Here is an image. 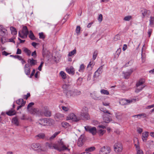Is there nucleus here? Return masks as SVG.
<instances>
[{"label": "nucleus", "instance_id": "58", "mask_svg": "<svg viewBox=\"0 0 154 154\" xmlns=\"http://www.w3.org/2000/svg\"><path fill=\"white\" fill-rule=\"evenodd\" d=\"M22 57L20 55H16L14 56V58H17L19 60H21Z\"/></svg>", "mask_w": 154, "mask_h": 154}, {"label": "nucleus", "instance_id": "19", "mask_svg": "<svg viewBox=\"0 0 154 154\" xmlns=\"http://www.w3.org/2000/svg\"><path fill=\"white\" fill-rule=\"evenodd\" d=\"M148 134L149 132L147 131L145 132L142 133V138L143 142H146V141L147 137L149 136Z\"/></svg>", "mask_w": 154, "mask_h": 154}, {"label": "nucleus", "instance_id": "51", "mask_svg": "<svg viewBox=\"0 0 154 154\" xmlns=\"http://www.w3.org/2000/svg\"><path fill=\"white\" fill-rule=\"evenodd\" d=\"M44 63V62H42L40 64L39 66H38V69L39 70L41 71L42 70V68L43 66V65Z\"/></svg>", "mask_w": 154, "mask_h": 154}, {"label": "nucleus", "instance_id": "16", "mask_svg": "<svg viewBox=\"0 0 154 154\" xmlns=\"http://www.w3.org/2000/svg\"><path fill=\"white\" fill-rule=\"evenodd\" d=\"M133 72V69H131L128 72H123V74H124V77L125 78V79H128Z\"/></svg>", "mask_w": 154, "mask_h": 154}, {"label": "nucleus", "instance_id": "45", "mask_svg": "<svg viewBox=\"0 0 154 154\" xmlns=\"http://www.w3.org/2000/svg\"><path fill=\"white\" fill-rule=\"evenodd\" d=\"M34 104V103L33 102H31L29 103V104L28 105L27 107V110H28V111H30L29 108L31 107L32 106H33Z\"/></svg>", "mask_w": 154, "mask_h": 154}, {"label": "nucleus", "instance_id": "46", "mask_svg": "<svg viewBox=\"0 0 154 154\" xmlns=\"http://www.w3.org/2000/svg\"><path fill=\"white\" fill-rule=\"evenodd\" d=\"M105 132V131L104 130L100 129L98 131V133L99 134L100 136H102L103 135Z\"/></svg>", "mask_w": 154, "mask_h": 154}, {"label": "nucleus", "instance_id": "47", "mask_svg": "<svg viewBox=\"0 0 154 154\" xmlns=\"http://www.w3.org/2000/svg\"><path fill=\"white\" fill-rule=\"evenodd\" d=\"M103 19V15L102 14H100L98 17V20L99 22H101Z\"/></svg>", "mask_w": 154, "mask_h": 154}, {"label": "nucleus", "instance_id": "31", "mask_svg": "<svg viewBox=\"0 0 154 154\" xmlns=\"http://www.w3.org/2000/svg\"><path fill=\"white\" fill-rule=\"evenodd\" d=\"M29 37L30 39L32 40H34L35 39V37L33 34L32 31H30V34L29 35Z\"/></svg>", "mask_w": 154, "mask_h": 154}, {"label": "nucleus", "instance_id": "24", "mask_svg": "<svg viewBox=\"0 0 154 154\" xmlns=\"http://www.w3.org/2000/svg\"><path fill=\"white\" fill-rule=\"evenodd\" d=\"M146 114L143 113L140 114L133 115L132 116V117H136V118H138L139 119H140V118L142 117H146Z\"/></svg>", "mask_w": 154, "mask_h": 154}, {"label": "nucleus", "instance_id": "1", "mask_svg": "<svg viewBox=\"0 0 154 154\" xmlns=\"http://www.w3.org/2000/svg\"><path fill=\"white\" fill-rule=\"evenodd\" d=\"M46 146L50 149H54L59 151L68 149L64 145L63 142L61 140L55 143H46Z\"/></svg>", "mask_w": 154, "mask_h": 154}, {"label": "nucleus", "instance_id": "52", "mask_svg": "<svg viewBox=\"0 0 154 154\" xmlns=\"http://www.w3.org/2000/svg\"><path fill=\"white\" fill-rule=\"evenodd\" d=\"M30 94L29 93H28L26 95H24L23 96V98L27 100L28 98L30 96Z\"/></svg>", "mask_w": 154, "mask_h": 154}, {"label": "nucleus", "instance_id": "34", "mask_svg": "<svg viewBox=\"0 0 154 154\" xmlns=\"http://www.w3.org/2000/svg\"><path fill=\"white\" fill-rule=\"evenodd\" d=\"M60 75L63 79H65L66 76V74L63 71H61L60 73Z\"/></svg>", "mask_w": 154, "mask_h": 154}, {"label": "nucleus", "instance_id": "15", "mask_svg": "<svg viewBox=\"0 0 154 154\" xmlns=\"http://www.w3.org/2000/svg\"><path fill=\"white\" fill-rule=\"evenodd\" d=\"M62 88L63 90V93L65 94L68 91V90L70 88V85L69 84H65L62 85Z\"/></svg>", "mask_w": 154, "mask_h": 154}, {"label": "nucleus", "instance_id": "44", "mask_svg": "<svg viewBox=\"0 0 154 154\" xmlns=\"http://www.w3.org/2000/svg\"><path fill=\"white\" fill-rule=\"evenodd\" d=\"M29 32L28 28L26 26H25L23 27L22 31H21L22 33H23L24 32Z\"/></svg>", "mask_w": 154, "mask_h": 154}, {"label": "nucleus", "instance_id": "50", "mask_svg": "<svg viewBox=\"0 0 154 154\" xmlns=\"http://www.w3.org/2000/svg\"><path fill=\"white\" fill-rule=\"evenodd\" d=\"M149 146L151 145H154V142L153 140H149L147 142Z\"/></svg>", "mask_w": 154, "mask_h": 154}, {"label": "nucleus", "instance_id": "55", "mask_svg": "<svg viewBox=\"0 0 154 154\" xmlns=\"http://www.w3.org/2000/svg\"><path fill=\"white\" fill-rule=\"evenodd\" d=\"M21 120H28V119L26 117V115H23L22 116L21 118Z\"/></svg>", "mask_w": 154, "mask_h": 154}, {"label": "nucleus", "instance_id": "62", "mask_svg": "<svg viewBox=\"0 0 154 154\" xmlns=\"http://www.w3.org/2000/svg\"><path fill=\"white\" fill-rule=\"evenodd\" d=\"M21 54V51L19 48L17 49L16 54Z\"/></svg>", "mask_w": 154, "mask_h": 154}, {"label": "nucleus", "instance_id": "27", "mask_svg": "<svg viewBox=\"0 0 154 154\" xmlns=\"http://www.w3.org/2000/svg\"><path fill=\"white\" fill-rule=\"evenodd\" d=\"M16 103L17 104L20 105L22 104H23V103H24L25 105L26 103V101H24L23 99H20L17 100Z\"/></svg>", "mask_w": 154, "mask_h": 154}, {"label": "nucleus", "instance_id": "42", "mask_svg": "<svg viewBox=\"0 0 154 154\" xmlns=\"http://www.w3.org/2000/svg\"><path fill=\"white\" fill-rule=\"evenodd\" d=\"M98 54V51L97 50H95L94 52L93 56V59L95 60Z\"/></svg>", "mask_w": 154, "mask_h": 154}, {"label": "nucleus", "instance_id": "28", "mask_svg": "<svg viewBox=\"0 0 154 154\" xmlns=\"http://www.w3.org/2000/svg\"><path fill=\"white\" fill-rule=\"evenodd\" d=\"M12 122L17 126L19 125V122L17 117H15L12 119Z\"/></svg>", "mask_w": 154, "mask_h": 154}, {"label": "nucleus", "instance_id": "25", "mask_svg": "<svg viewBox=\"0 0 154 154\" xmlns=\"http://www.w3.org/2000/svg\"><path fill=\"white\" fill-rule=\"evenodd\" d=\"M10 30L11 31V33L14 35H15L17 33V31L16 29L14 27L11 26L10 27Z\"/></svg>", "mask_w": 154, "mask_h": 154}, {"label": "nucleus", "instance_id": "37", "mask_svg": "<svg viewBox=\"0 0 154 154\" xmlns=\"http://www.w3.org/2000/svg\"><path fill=\"white\" fill-rule=\"evenodd\" d=\"M145 87V86L143 87H139L137 88L135 91V92L136 93H138L141 91L142 89Z\"/></svg>", "mask_w": 154, "mask_h": 154}, {"label": "nucleus", "instance_id": "38", "mask_svg": "<svg viewBox=\"0 0 154 154\" xmlns=\"http://www.w3.org/2000/svg\"><path fill=\"white\" fill-rule=\"evenodd\" d=\"M85 68V67L84 65L83 64H82L80 66L79 71L80 72H83Z\"/></svg>", "mask_w": 154, "mask_h": 154}, {"label": "nucleus", "instance_id": "5", "mask_svg": "<svg viewBox=\"0 0 154 154\" xmlns=\"http://www.w3.org/2000/svg\"><path fill=\"white\" fill-rule=\"evenodd\" d=\"M114 151L116 153L121 152L123 149V146L122 144L119 142L115 143L113 146Z\"/></svg>", "mask_w": 154, "mask_h": 154}, {"label": "nucleus", "instance_id": "53", "mask_svg": "<svg viewBox=\"0 0 154 154\" xmlns=\"http://www.w3.org/2000/svg\"><path fill=\"white\" fill-rule=\"evenodd\" d=\"M38 110L36 108H34L32 110V112H31V113L32 114H35V113H37V112Z\"/></svg>", "mask_w": 154, "mask_h": 154}, {"label": "nucleus", "instance_id": "60", "mask_svg": "<svg viewBox=\"0 0 154 154\" xmlns=\"http://www.w3.org/2000/svg\"><path fill=\"white\" fill-rule=\"evenodd\" d=\"M35 69H33L32 72V73L31 74H30V75L29 77L30 78H31L34 75V74H35Z\"/></svg>", "mask_w": 154, "mask_h": 154}, {"label": "nucleus", "instance_id": "36", "mask_svg": "<svg viewBox=\"0 0 154 154\" xmlns=\"http://www.w3.org/2000/svg\"><path fill=\"white\" fill-rule=\"evenodd\" d=\"M100 92L102 94L106 95H108L109 94V92L107 90H105L103 89L101 90Z\"/></svg>", "mask_w": 154, "mask_h": 154}, {"label": "nucleus", "instance_id": "43", "mask_svg": "<svg viewBox=\"0 0 154 154\" xmlns=\"http://www.w3.org/2000/svg\"><path fill=\"white\" fill-rule=\"evenodd\" d=\"M103 66H100L96 71V74L97 73V72H99V74H101L103 72Z\"/></svg>", "mask_w": 154, "mask_h": 154}, {"label": "nucleus", "instance_id": "21", "mask_svg": "<svg viewBox=\"0 0 154 154\" xmlns=\"http://www.w3.org/2000/svg\"><path fill=\"white\" fill-rule=\"evenodd\" d=\"M66 72L69 74L74 75L75 73V70L72 67H70V68H66Z\"/></svg>", "mask_w": 154, "mask_h": 154}, {"label": "nucleus", "instance_id": "35", "mask_svg": "<svg viewBox=\"0 0 154 154\" xmlns=\"http://www.w3.org/2000/svg\"><path fill=\"white\" fill-rule=\"evenodd\" d=\"M23 51L25 53L27 54L28 56L30 55L31 53V52L27 48H25L24 49Z\"/></svg>", "mask_w": 154, "mask_h": 154}, {"label": "nucleus", "instance_id": "11", "mask_svg": "<svg viewBox=\"0 0 154 154\" xmlns=\"http://www.w3.org/2000/svg\"><path fill=\"white\" fill-rule=\"evenodd\" d=\"M69 117L70 119L74 122H77L81 119L80 117L77 116L73 113L70 114L69 116Z\"/></svg>", "mask_w": 154, "mask_h": 154}, {"label": "nucleus", "instance_id": "41", "mask_svg": "<svg viewBox=\"0 0 154 154\" xmlns=\"http://www.w3.org/2000/svg\"><path fill=\"white\" fill-rule=\"evenodd\" d=\"M132 17L131 16H126L123 18V20L126 21H129L131 19Z\"/></svg>", "mask_w": 154, "mask_h": 154}, {"label": "nucleus", "instance_id": "54", "mask_svg": "<svg viewBox=\"0 0 154 154\" xmlns=\"http://www.w3.org/2000/svg\"><path fill=\"white\" fill-rule=\"evenodd\" d=\"M62 127H65L66 126H67L69 123L66 122H63L61 123Z\"/></svg>", "mask_w": 154, "mask_h": 154}, {"label": "nucleus", "instance_id": "17", "mask_svg": "<svg viewBox=\"0 0 154 154\" xmlns=\"http://www.w3.org/2000/svg\"><path fill=\"white\" fill-rule=\"evenodd\" d=\"M141 11L143 16V17H144L145 16L148 17L150 13V12L149 11H148L146 9H143Z\"/></svg>", "mask_w": 154, "mask_h": 154}, {"label": "nucleus", "instance_id": "61", "mask_svg": "<svg viewBox=\"0 0 154 154\" xmlns=\"http://www.w3.org/2000/svg\"><path fill=\"white\" fill-rule=\"evenodd\" d=\"M21 31H19L18 32V35L19 36L21 37L22 38H24V37L23 36V35H22L21 34Z\"/></svg>", "mask_w": 154, "mask_h": 154}, {"label": "nucleus", "instance_id": "57", "mask_svg": "<svg viewBox=\"0 0 154 154\" xmlns=\"http://www.w3.org/2000/svg\"><path fill=\"white\" fill-rule=\"evenodd\" d=\"M23 34V36L24 37V38H26L27 37V35L29 33V32H24L23 33H22Z\"/></svg>", "mask_w": 154, "mask_h": 154}, {"label": "nucleus", "instance_id": "4", "mask_svg": "<svg viewBox=\"0 0 154 154\" xmlns=\"http://www.w3.org/2000/svg\"><path fill=\"white\" fill-rule=\"evenodd\" d=\"M38 123L43 126L51 125L52 124L51 120L47 118L40 119L39 120Z\"/></svg>", "mask_w": 154, "mask_h": 154}, {"label": "nucleus", "instance_id": "2", "mask_svg": "<svg viewBox=\"0 0 154 154\" xmlns=\"http://www.w3.org/2000/svg\"><path fill=\"white\" fill-rule=\"evenodd\" d=\"M81 91L76 89L69 90L66 93V97L69 98L71 97H74L80 94Z\"/></svg>", "mask_w": 154, "mask_h": 154}, {"label": "nucleus", "instance_id": "49", "mask_svg": "<svg viewBox=\"0 0 154 154\" xmlns=\"http://www.w3.org/2000/svg\"><path fill=\"white\" fill-rule=\"evenodd\" d=\"M39 38L42 39H44L45 38V36L44 35L43 32L39 33Z\"/></svg>", "mask_w": 154, "mask_h": 154}, {"label": "nucleus", "instance_id": "64", "mask_svg": "<svg viewBox=\"0 0 154 154\" xmlns=\"http://www.w3.org/2000/svg\"><path fill=\"white\" fill-rule=\"evenodd\" d=\"M137 154H143V152L142 150H138L137 151Z\"/></svg>", "mask_w": 154, "mask_h": 154}, {"label": "nucleus", "instance_id": "7", "mask_svg": "<svg viewBox=\"0 0 154 154\" xmlns=\"http://www.w3.org/2000/svg\"><path fill=\"white\" fill-rule=\"evenodd\" d=\"M85 128L86 131L89 132L90 133L94 135L97 133V129L94 127H91L89 125H87L85 127Z\"/></svg>", "mask_w": 154, "mask_h": 154}, {"label": "nucleus", "instance_id": "13", "mask_svg": "<svg viewBox=\"0 0 154 154\" xmlns=\"http://www.w3.org/2000/svg\"><path fill=\"white\" fill-rule=\"evenodd\" d=\"M84 142V137L83 136L81 135L78 139L77 145L79 147L82 146Z\"/></svg>", "mask_w": 154, "mask_h": 154}, {"label": "nucleus", "instance_id": "14", "mask_svg": "<svg viewBox=\"0 0 154 154\" xmlns=\"http://www.w3.org/2000/svg\"><path fill=\"white\" fill-rule=\"evenodd\" d=\"M24 72L27 75H29L30 74V67L29 65L28 64H26L25 65L24 67Z\"/></svg>", "mask_w": 154, "mask_h": 154}, {"label": "nucleus", "instance_id": "48", "mask_svg": "<svg viewBox=\"0 0 154 154\" xmlns=\"http://www.w3.org/2000/svg\"><path fill=\"white\" fill-rule=\"evenodd\" d=\"M81 29V27L79 26H77L76 29V33L77 34H79L80 33Z\"/></svg>", "mask_w": 154, "mask_h": 154}, {"label": "nucleus", "instance_id": "40", "mask_svg": "<svg viewBox=\"0 0 154 154\" xmlns=\"http://www.w3.org/2000/svg\"><path fill=\"white\" fill-rule=\"evenodd\" d=\"M76 49H74L72 51L69 52L68 56L69 57H71L73 55H74L76 53Z\"/></svg>", "mask_w": 154, "mask_h": 154}, {"label": "nucleus", "instance_id": "33", "mask_svg": "<svg viewBox=\"0 0 154 154\" xmlns=\"http://www.w3.org/2000/svg\"><path fill=\"white\" fill-rule=\"evenodd\" d=\"M100 110L106 114H108L109 115L112 114L106 110V109L104 108H100Z\"/></svg>", "mask_w": 154, "mask_h": 154}, {"label": "nucleus", "instance_id": "8", "mask_svg": "<svg viewBox=\"0 0 154 154\" xmlns=\"http://www.w3.org/2000/svg\"><path fill=\"white\" fill-rule=\"evenodd\" d=\"M111 150L109 147L104 146L101 148L100 151V154H109Z\"/></svg>", "mask_w": 154, "mask_h": 154}, {"label": "nucleus", "instance_id": "12", "mask_svg": "<svg viewBox=\"0 0 154 154\" xmlns=\"http://www.w3.org/2000/svg\"><path fill=\"white\" fill-rule=\"evenodd\" d=\"M108 114L104 113L103 115V119L104 122L106 123H109L112 120L110 115Z\"/></svg>", "mask_w": 154, "mask_h": 154}, {"label": "nucleus", "instance_id": "9", "mask_svg": "<svg viewBox=\"0 0 154 154\" xmlns=\"http://www.w3.org/2000/svg\"><path fill=\"white\" fill-rule=\"evenodd\" d=\"M43 114L46 117H50L51 115V112L49 110L47 106H45L42 110Z\"/></svg>", "mask_w": 154, "mask_h": 154}, {"label": "nucleus", "instance_id": "18", "mask_svg": "<svg viewBox=\"0 0 154 154\" xmlns=\"http://www.w3.org/2000/svg\"><path fill=\"white\" fill-rule=\"evenodd\" d=\"M28 62L29 63V65L30 66H32L36 64L37 63V60L33 59L32 58V59H28Z\"/></svg>", "mask_w": 154, "mask_h": 154}, {"label": "nucleus", "instance_id": "6", "mask_svg": "<svg viewBox=\"0 0 154 154\" xmlns=\"http://www.w3.org/2000/svg\"><path fill=\"white\" fill-rule=\"evenodd\" d=\"M32 149L35 151H37L38 152H41L43 151V147L41 144L38 143H33L31 145Z\"/></svg>", "mask_w": 154, "mask_h": 154}, {"label": "nucleus", "instance_id": "20", "mask_svg": "<svg viewBox=\"0 0 154 154\" xmlns=\"http://www.w3.org/2000/svg\"><path fill=\"white\" fill-rule=\"evenodd\" d=\"M16 111L14 109H11L6 112V114L10 116L14 115L16 114Z\"/></svg>", "mask_w": 154, "mask_h": 154}, {"label": "nucleus", "instance_id": "56", "mask_svg": "<svg viewBox=\"0 0 154 154\" xmlns=\"http://www.w3.org/2000/svg\"><path fill=\"white\" fill-rule=\"evenodd\" d=\"M121 51V49L120 48L118 49L116 51V55L118 56Z\"/></svg>", "mask_w": 154, "mask_h": 154}, {"label": "nucleus", "instance_id": "30", "mask_svg": "<svg viewBox=\"0 0 154 154\" xmlns=\"http://www.w3.org/2000/svg\"><path fill=\"white\" fill-rule=\"evenodd\" d=\"M95 149V148L94 146H92L86 148L85 149V151L88 152H91L94 151Z\"/></svg>", "mask_w": 154, "mask_h": 154}, {"label": "nucleus", "instance_id": "3", "mask_svg": "<svg viewBox=\"0 0 154 154\" xmlns=\"http://www.w3.org/2000/svg\"><path fill=\"white\" fill-rule=\"evenodd\" d=\"M88 109L86 107L83 108L81 112V119H83L88 120L90 119L88 113Z\"/></svg>", "mask_w": 154, "mask_h": 154}, {"label": "nucleus", "instance_id": "10", "mask_svg": "<svg viewBox=\"0 0 154 154\" xmlns=\"http://www.w3.org/2000/svg\"><path fill=\"white\" fill-rule=\"evenodd\" d=\"M136 100L134 99L133 100H128L125 99H121L120 101V103L122 105H125L128 104V103H131L133 100L136 101Z\"/></svg>", "mask_w": 154, "mask_h": 154}, {"label": "nucleus", "instance_id": "23", "mask_svg": "<svg viewBox=\"0 0 154 154\" xmlns=\"http://www.w3.org/2000/svg\"><path fill=\"white\" fill-rule=\"evenodd\" d=\"M45 134L43 133H40L36 135L35 137L37 139H43L45 137Z\"/></svg>", "mask_w": 154, "mask_h": 154}, {"label": "nucleus", "instance_id": "32", "mask_svg": "<svg viewBox=\"0 0 154 154\" xmlns=\"http://www.w3.org/2000/svg\"><path fill=\"white\" fill-rule=\"evenodd\" d=\"M63 117V115L60 114V113H57L55 116V118L56 119H61Z\"/></svg>", "mask_w": 154, "mask_h": 154}, {"label": "nucleus", "instance_id": "63", "mask_svg": "<svg viewBox=\"0 0 154 154\" xmlns=\"http://www.w3.org/2000/svg\"><path fill=\"white\" fill-rule=\"evenodd\" d=\"M62 109L65 111H68L69 109L67 107H65L64 106H62Z\"/></svg>", "mask_w": 154, "mask_h": 154}, {"label": "nucleus", "instance_id": "22", "mask_svg": "<svg viewBox=\"0 0 154 154\" xmlns=\"http://www.w3.org/2000/svg\"><path fill=\"white\" fill-rule=\"evenodd\" d=\"M145 80L144 79H141L137 82L136 84V86L137 88L139 87L145 83Z\"/></svg>", "mask_w": 154, "mask_h": 154}, {"label": "nucleus", "instance_id": "59", "mask_svg": "<svg viewBox=\"0 0 154 154\" xmlns=\"http://www.w3.org/2000/svg\"><path fill=\"white\" fill-rule=\"evenodd\" d=\"M68 15H66L63 17V19L62 20V21L64 23L66 20L68 18Z\"/></svg>", "mask_w": 154, "mask_h": 154}, {"label": "nucleus", "instance_id": "39", "mask_svg": "<svg viewBox=\"0 0 154 154\" xmlns=\"http://www.w3.org/2000/svg\"><path fill=\"white\" fill-rule=\"evenodd\" d=\"M149 22V24L151 26L153 25L154 23V17H153L151 16L150 17Z\"/></svg>", "mask_w": 154, "mask_h": 154}, {"label": "nucleus", "instance_id": "29", "mask_svg": "<svg viewBox=\"0 0 154 154\" xmlns=\"http://www.w3.org/2000/svg\"><path fill=\"white\" fill-rule=\"evenodd\" d=\"M60 131L55 132L52 136H51L50 137V140H51L54 139L57 135L60 133Z\"/></svg>", "mask_w": 154, "mask_h": 154}, {"label": "nucleus", "instance_id": "26", "mask_svg": "<svg viewBox=\"0 0 154 154\" xmlns=\"http://www.w3.org/2000/svg\"><path fill=\"white\" fill-rule=\"evenodd\" d=\"M91 95L92 98L94 100H100L99 97H98L97 95L95 93L91 94Z\"/></svg>", "mask_w": 154, "mask_h": 154}]
</instances>
